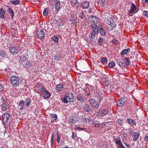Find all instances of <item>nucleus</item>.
Here are the masks:
<instances>
[{
	"label": "nucleus",
	"mask_w": 148,
	"mask_h": 148,
	"mask_svg": "<svg viewBox=\"0 0 148 148\" xmlns=\"http://www.w3.org/2000/svg\"><path fill=\"white\" fill-rule=\"evenodd\" d=\"M36 88L37 89L35 92L37 93L40 94V92H38V91H43L44 90H45V88L41 84H38L36 85Z\"/></svg>",
	"instance_id": "obj_8"
},
{
	"label": "nucleus",
	"mask_w": 148,
	"mask_h": 148,
	"mask_svg": "<svg viewBox=\"0 0 148 148\" xmlns=\"http://www.w3.org/2000/svg\"><path fill=\"white\" fill-rule=\"evenodd\" d=\"M0 56L2 58H4L7 56L6 52L4 50H0Z\"/></svg>",
	"instance_id": "obj_24"
},
{
	"label": "nucleus",
	"mask_w": 148,
	"mask_h": 148,
	"mask_svg": "<svg viewBox=\"0 0 148 148\" xmlns=\"http://www.w3.org/2000/svg\"><path fill=\"white\" fill-rule=\"evenodd\" d=\"M130 13H135L137 12L139 10L138 8H137V7L136 6L134 3H132L131 6L130 7Z\"/></svg>",
	"instance_id": "obj_9"
},
{
	"label": "nucleus",
	"mask_w": 148,
	"mask_h": 148,
	"mask_svg": "<svg viewBox=\"0 0 148 148\" xmlns=\"http://www.w3.org/2000/svg\"><path fill=\"white\" fill-rule=\"evenodd\" d=\"M70 18L69 21H71V24L74 25L77 21V17L75 13L74 12H71L69 14Z\"/></svg>",
	"instance_id": "obj_2"
},
{
	"label": "nucleus",
	"mask_w": 148,
	"mask_h": 148,
	"mask_svg": "<svg viewBox=\"0 0 148 148\" xmlns=\"http://www.w3.org/2000/svg\"><path fill=\"white\" fill-rule=\"evenodd\" d=\"M84 109L85 111H86L90 114L92 113V111L90 110L89 106L87 104H86L85 105Z\"/></svg>",
	"instance_id": "obj_25"
},
{
	"label": "nucleus",
	"mask_w": 148,
	"mask_h": 148,
	"mask_svg": "<svg viewBox=\"0 0 148 148\" xmlns=\"http://www.w3.org/2000/svg\"><path fill=\"white\" fill-rule=\"evenodd\" d=\"M49 8H45L43 12V15L44 16H47L49 14Z\"/></svg>",
	"instance_id": "obj_33"
},
{
	"label": "nucleus",
	"mask_w": 148,
	"mask_h": 148,
	"mask_svg": "<svg viewBox=\"0 0 148 148\" xmlns=\"http://www.w3.org/2000/svg\"><path fill=\"white\" fill-rule=\"evenodd\" d=\"M11 83L14 87H17L19 84L18 78L16 76H11L10 77Z\"/></svg>",
	"instance_id": "obj_1"
},
{
	"label": "nucleus",
	"mask_w": 148,
	"mask_h": 148,
	"mask_svg": "<svg viewBox=\"0 0 148 148\" xmlns=\"http://www.w3.org/2000/svg\"><path fill=\"white\" fill-rule=\"evenodd\" d=\"M5 14V12L4 9L2 8L0 9V17L1 18H4L5 17L4 15Z\"/></svg>",
	"instance_id": "obj_22"
},
{
	"label": "nucleus",
	"mask_w": 148,
	"mask_h": 148,
	"mask_svg": "<svg viewBox=\"0 0 148 148\" xmlns=\"http://www.w3.org/2000/svg\"><path fill=\"white\" fill-rule=\"evenodd\" d=\"M140 134L136 132H134L132 134L131 137L133 139V140L135 141H136L138 138Z\"/></svg>",
	"instance_id": "obj_18"
},
{
	"label": "nucleus",
	"mask_w": 148,
	"mask_h": 148,
	"mask_svg": "<svg viewBox=\"0 0 148 148\" xmlns=\"http://www.w3.org/2000/svg\"><path fill=\"white\" fill-rule=\"evenodd\" d=\"M73 94L70 91H68L66 93V94L65 97H73Z\"/></svg>",
	"instance_id": "obj_45"
},
{
	"label": "nucleus",
	"mask_w": 148,
	"mask_h": 148,
	"mask_svg": "<svg viewBox=\"0 0 148 148\" xmlns=\"http://www.w3.org/2000/svg\"><path fill=\"white\" fill-rule=\"evenodd\" d=\"M105 0H99L98 1V4L101 5V6H103L105 3Z\"/></svg>",
	"instance_id": "obj_48"
},
{
	"label": "nucleus",
	"mask_w": 148,
	"mask_h": 148,
	"mask_svg": "<svg viewBox=\"0 0 148 148\" xmlns=\"http://www.w3.org/2000/svg\"><path fill=\"white\" fill-rule=\"evenodd\" d=\"M54 58L55 60L57 61H59L60 60L59 56L57 54L55 55Z\"/></svg>",
	"instance_id": "obj_54"
},
{
	"label": "nucleus",
	"mask_w": 148,
	"mask_h": 148,
	"mask_svg": "<svg viewBox=\"0 0 148 148\" xmlns=\"http://www.w3.org/2000/svg\"><path fill=\"white\" fill-rule=\"evenodd\" d=\"M58 25L59 26H61V25H63L64 23L61 20H58Z\"/></svg>",
	"instance_id": "obj_53"
},
{
	"label": "nucleus",
	"mask_w": 148,
	"mask_h": 148,
	"mask_svg": "<svg viewBox=\"0 0 148 148\" xmlns=\"http://www.w3.org/2000/svg\"><path fill=\"white\" fill-rule=\"evenodd\" d=\"M108 24H110L112 23H115L113 21L112 18L111 17H109L108 18Z\"/></svg>",
	"instance_id": "obj_46"
},
{
	"label": "nucleus",
	"mask_w": 148,
	"mask_h": 148,
	"mask_svg": "<svg viewBox=\"0 0 148 148\" xmlns=\"http://www.w3.org/2000/svg\"><path fill=\"white\" fill-rule=\"evenodd\" d=\"M145 140H146L147 142H148V134H147L144 138Z\"/></svg>",
	"instance_id": "obj_58"
},
{
	"label": "nucleus",
	"mask_w": 148,
	"mask_h": 148,
	"mask_svg": "<svg viewBox=\"0 0 148 148\" xmlns=\"http://www.w3.org/2000/svg\"><path fill=\"white\" fill-rule=\"evenodd\" d=\"M101 27V26L100 28H99V32L100 34L102 36H104L106 34V33L105 31Z\"/></svg>",
	"instance_id": "obj_34"
},
{
	"label": "nucleus",
	"mask_w": 148,
	"mask_h": 148,
	"mask_svg": "<svg viewBox=\"0 0 148 148\" xmlns=\"http://www.w3.org/2000/svg\"><path fill=\"white\" fill-rule=\"evenodd\" d=\"M145 16L148 17V11H146L144 13Z\"/></svg>",
	"instance_id": "obj_61"
},
{
	"label": "nucleus",
	"mask_w": 148,
	"mask_h": 148,
	"mask_svg": "<svg viewBox=\"0 0 148 148\" xmlns=\"http://www.w3.org/2000/svg\"><path fill=\"white\" fill-rule=\"evenodd\" d=\"M50 115L51 117L53 118H54V119L55 120H56L57 119V114H50Z\"/></svg>",
	"instance_id": "obj_49"
},
{
	"label": "nucleus",
	"mask_w": 148,
	"mask_h": 148,
	"mask_svg": "<svg viewBox=\"0 0 148 148\" xmlns=\"http://www.w3.org/2000/svg\"><path fill=\"white\" fill-rule=\"evenodd\" d=\"M79 120V119L77 116H72L69 119L70 121L72 123H75L77 122Z\"/></svg>",
	"instance_id": "obj_16"
},
{
	"label": "nucleus",
	"mask_w": 148,
	"mask_h": 148,
	"mask_svg": "<svg viewBox=\"0 0 148 148\" xmlns=\"http://www.w3.org/2000/svg\"><path fill=\"white\" fill-rule=\"evenodd\" d=\"M130 49L129 48L123 49V50L121 51V56H122V57H121V58H123V56L127 54L130 52Z\"/></svg>",
	"instance_id": "obj_17"
},
{
	"label": "nucleus",
	"mask_w": 148,
	"mask_h": 148,
	"mask_svg": "<svg viewBox=\"0 0 148 148\" xmlns=\"http://www.w3.org/2000/svg\"><path fill=\"white\" fill-rule=\"evenodd\" d=\"M73 97H64V98L62 99V101L64 103H67L68 102H73Z\"/></svg>",
	"instance_id": "obj_13"
},
{
	"label": "nucleus",
	"mask_w": 148,
	"mask_h": 148,
	"mask_svg": "<svg viewBox=\"0 0 148 148\" xmlns=\"http://www.w3.org/2000/svg\"><path fill=\"white\" fill-rule=\"evenodd\" d=\"M20 60L22 61H25L27 60V58L26 56L24 55H21L20 57Z\"/></svg>",
	"instance_id": "obj_44"
},
{
	"label": "nucleus",
	"mask_w": 148,
	"mask_h": 148,
	"mask_svg": "<svg viewBox=\"0 0 148 148\" xmlns=\"http://www.w3.org/2000/svg\"><path fill=\"white\" fill-rule=\"evenodd\" d=\"M31 102V100L29 98H27L25 99V103H26V106L28 107L29 106V104Z\"/></svg>",
	"instance_id": "obj_37"
},
{
	"label": "nucleus",
	"mask_w": 148,
	"mask_h": 148,
	"mask_svg": "<svg viewBox=\"0 0 148 148\" xmlns=\"http://www.w3.org/2000/svg\"><path fill=\"white\" fill-rule=\"evenodd\" d=\"M19 49L18 47L16 46L11 47L9 49L10 53L14 55L16 54L19 51Z\"/></svg>",
	"instance_id": "obj_5"
},
{
	"label": "nucleus",
	"mask_w": 148,
	"mask_h": 148,
	"mask_svg": "<svg viewBox=\"0 0 148 148\" xmlns=\"http://www.w3.org/2000/svg\"><path fill=\"white\" fill-rule=\"evenodd\" d=\"M9 107V105L6 101L4 100L3 103L1 106V109L3 111H5Z\"/></svg>",
	"instance_id": "obj_15"
},
{
	"label": "nucleus",
	"mask_w": 148,
	"mask_h": 148,
	"mask_svg": "<svg viewBox=\"0 0 148 148\" xmlns=\"http://www.w3.org/2000/svg\"><path fill=\"white\" fill-rule=\"evenodd\" d=\"M45 33L43 31L40 29H38L36 32V36L37 37L40 39H43L44 37Z\"/></svg>",
	"instance_id": "obj_4"
},
{
	"label": "nucleus",
	"mask_w": 148,
	"mask_h": 148,
	"mask_svg": "<svg viewBox=\"0 0 148 148\" xmlns=\"http://www.w3.org/2000/svg\"><path fill=\"white\" fill-rule=\"evenodd\" d=\"M55 8L56 10H58L57 12L59 11V9H60V0L55 2Z\"/></svg>",
	"instance_id": "obj_19"
},
{
	"label": "nucleus",
	"mask_w": 148,
	"mask_h": 148,
	"mask_svg": "<svg viewBox=\"0 0 148 148\" xmlns=\"http://www.w3.org/2000/svg\"><path fill=\"white\" fill-rule=\"evenodd\" d=\"M127 122L130 124L131 125H136V122L135 121L133 120L132 119H127Z\"/></svg>",
	"instance_id": "obj_26"
},
{
	"label": "nucleus",
	"mask_w": 148,
	"mask_h": 148,
	"mask_svg": "<svg viewBox=\"0 0 148 148\" xmlns=\"http://www.w3.org/2000/svg\"><path fill=\"white\" fill-rule=\"evenodd\" d=\"M103 148H107L108 147V146L106 144H103L102 146Z\"/></svg>",
	"instance_id": "obj_64"
},
{
	"label": "nucleus",
	"mask_w": 148,
	"mask_h": 148,
	"mask_svg": "<svg viewBox=\"0 0 148 148\" xmlns=\"http://www.w3.org/2000/svg\"><path fill=\"white\" fill-rule=\"evenodd\" d=\"M89 102L91 106L94 108L97 109L99 106V103L98 102L94 99H90L89 100Z\"/></svg>",
	"instance_id": "obj_3"
},
{
	"label": "nucleus",
	"mask_w": 148,
	"mask_h": 148,
	"mask_svg": "<svg viewBox=\"0 0 148 148\" xmlns=\"http://www.w3.org/2000/svg\"><path fill=\"white\" fill-rule=\"evenodd\" d=\"M23 65L25 68H29L32 66V64L30 62H26L24 63Z\"/></svg>",
	"instance_id": "obj_28"
},
{
	"label": "nucleus",
	"mask_w": 148,
	"mask_h": 148,
	"mask_svg": "<svg viewBox=\"0 0 148 148\" xmlns=\"http://www.w3.org/2000/svg\"><path fill=\"white\" fill-rule=\"evenodd\" d=\"M20 0H17L16 1H11V3L14 5H16L20 4Z\"/></svg>",
	"instance_id": "obj_41"
},
{
	"label": "nucleus",
	"mask_w": 148,
	"mask_h": 148,
	"mask_svg": "<svg viewBox=\"0 0 148 148\" xmlns=\"http://www.w3.org/2000/svg\"><path fill=\"white\" fill-rule=\"evenodd\" d=\"M42 97L44 99H47L49 98L51 96V93L48 90L45 89L43 91V93L41 94Z\"/></svg>",
	"instance_id": "obj_6"
},
{
	"label": "nucleus",
	"mask_w": 148,
	"mask_h": 148,
	"mask_svg": "<svg viewBox=\"0 0 148 148\" xmlns=\"http://www.w3.org/2000/svg\"><path fill=\"white\" fill-rule=\"evenodd\" d=\"M122 84H123V85L121 86V88H122L123 90H125L127 87V85L125 82H124V80L123 81Z\"/></svg>",
	"instance_id": "obj_38"
},
{
	"label": "nucleus",
	"mask_w": 148,
	"mask_h": 148,
	"mask_svg": "<svg viewBox=\"0 0 148 148\" xmlns=\"http://www.w3.org/2000/svg\"><path fill=\"white\" fill-rule=\"evenodd\" d=\"M54 138V133H52V135L51 136V147H53Z\"/></svg>",
	"instance_id": "obj_43"
},
{
	"label": "nucleus",
	"mask_w": 148,
	"mask_h": 148,
	"mask_svg": "<svg viewBox=\"0 0 148 148\" xmlns=\"http://www.w3.org/2000/svg\"><path fill=\"white\" fill-rule=\"evenodd\" d=\"M104 40L103 38L101 37H100L98 41V45L101 46L103 43L104 42Z\"/></svg>",
	"instance_id": "obj_36"
},
{
	"label": "nucleus",
	"mask_w": 148,
	"mask_h": 148,
	"mask_svg": "<svg viewBox=\"0 0 148 148\" xmlns=\"http://www.w3.org/2000/svg\"><path fill=\"white\" fill-rule=\"evenodd\" d=\"M92 125H94V127H98L100 125L99 122L97 120L94 121L92 123Z\"/></svg>",
	"instance_id": "obj_32"
},
{
	"label": "nucleus",
	"mask_w": 148,
	"mask_h": 148,
	"mask_svg": "<svg viewBox=\"0 0 148 148\" xmlns=\"http://www.w3.org/2000/svg\"><path fill=\"white\" fill-rule=\"evenodd\" d=\"M64 87L62 84H58L56 87V89L57 91L60 92L62 91Z\"/></svg>",
	"instance_id": "obj_29"
},
{
	"label": "nucleus",
	"mask_w": 148,
	"mask_h": 148,
	"mask_svg": "<svg viewBox=\"0 0 148 148\" xmlns=\"http://www.w3.org/2000/svg\"><path fill=\"white\" fill-rule=\"evenodd\" d=\"M3 118V122L4 123H6L8 121L9 118L10 117V115L8 113H6L3 114L2 115Z\"/></svg>",
	"instance_id": "obj_10"
},
{
	"label": "nucleus",
	"mask_w": 148,
	"mask_h": 148,
	"mask_svg": "<svg viewBox=\"0 0 148 148\" xmlns=\"http://www.w3.org/2000/svg\"><path fill=\"white\" fill-rule=\"evenodd\" d=\"M98 34H97L94 32H92L89 36V38L91 40H92L95 38L96 36Z\"/></svg>",
	"instance_id": "obj_27"
},
{
	"label": "nucleus",
	"mask_w": 148,
	"mask_h": 148,
	"mask_svg": "<svg viewBox=\"0 0 148 148\" xmlns=\"http://www.w3.org/2000/svg\"><path fill=\"white\" fill-rule=\"evenodd\" d=\"M101 62H102L103 64H105L106 63H107V60L106 59V58H103L101 60Z\"/></svg>",
	"instance_id": "obj_51"
},
{
	"label": "nucleus",
	"mask_w": 148,
	"mask_h": 148,
	"mask_svg": "<svg viewBox=\"0 0 148 148\" xmlns=\"http://www.w3.org/2000/svg\"><path fill=\"white\" fill-rule=\"evenodd\" d=\"M102 81L105 85L108 86L109 84V82L108 80V79L107 78H103L102 79Z\"/></svg>",
	"instance_id": "obj_39"
},
{
	"label": "nucleus",
	"mask_w": 148,
	"mask_h": 148,
	"mask_svg": "<svg viewBox=\"0 0 148 148\" xmlns=\"http://www.w3.org/2000/svg\"><path fill=\"white\" fill-rule=\"evenodd\" d=\"M125 145L128 148H129L130 146V145L127 143V142H124V143Z\"/></svg>",
	"instance_id": "obj_60"
},
{
	"label": "nucleus",
	"mask_w": 148,
	"mask_h": 148,
	"mask_svg": "<svg viewBox=\"0 0 148 148\" xmlns=\"http://www.w3.org/2000/svg\"><path fill=\"white\" fill-rule=\"evenodd\" d=\"M78 16L79 17V20L82 21V20H83L85 17V15L84 12L82 11L80 12L79 14H78Z\"/></svg>",
	"instance_id": "obj_20"
},
{
	"label": "nucleus",
	"mask_w": 148,
	"mask_h": 148,
	"mask_svg": "<svg viewBox=\"0 0 148 148\" xmlns=\"http://www.w3.org/2000/svg\"><path fill=\"white\" fill-rule=\"evenodd\" d=\"M115 143L118 148H120V140L118 139V140L115 141Z\"/></svg>",
	"instance_id": "obj_47"
},
{
	"label": "nucleus",
	"mask_w": 148,
	"mask_h": 148,
	"mask_svg": "<svg viewBox=\"0 0 148 148\" xmlns=\"http://www.w3.org/2000/svg\"><path fill=\"white\" fill-rule=\"evenodd\" d=\"M116 25L115 23L108 24L107 26L108 29L109 31H112L116 28Z\"/></svg>",
	"instance_id": "obj_12"
},
{
	"label": "nucleus",
	"mask_w": 148,
	"mask_h": 148,
	"mask_svg": "<svg viewBox=\"0 0 148 148\" xmlns=\"http://www.w3.org/2000/svg\"><path fill=\"white\" fill-rule=\"evenodd\" d=\"M77 137L76 134L73 131L72 132V135L71 137L73 138H74Z\"/></svg>",
	"instance_id": "obj_55"
},
{
	"label": "nucleus",
	"mask_w": 148,
	"mask_h": 148,
	"mask_svg": "<svg viewBox=\"0 0 148 148\" xmlns=\"http://www.w3.org/2000/svg\"><path fill=\"white\" fill-rule=\"evenodd\" d=\"M127 98L125 97H122L121 98V104H123L127 101Z\"/></svg>",
	"instance_id": "obj_40"
},
{
	"label": "nucleus",
	"mask_w": 148,
	"mask_h": 148,
	"mask_svg": "<svg viewBox=\"0 0 148 148\" xmlns=\"http://www.w3.org/2000/svg\"><path fill=\"white\" fill-rule=\"evenodd\" d=\"M108 112V111L107 110H103L100 111L98 113L100 116H103L106 115Z\"/></svg>",
	"instance_id": "obj_21"
},
{
	"label": "nucleus",
	"mask_w": 148,
	"mask_h": 148,
	"mask_svg": "<svg viewBox=\"0 0 148 148\" xmlns=\"http://www.w3.org/2000/svg\"><path fill=\"white\" fill-rule=\"evenodd\" d=\"M3 90V87L0 84V92H2Z\"/></svg>",
	"instance_id": "obj_62"
},
{
	"label": "nucleus",
	"mask_w": 148,
	"mask_h": 148,
	"mask_svg": "<svg viewBox=\"0 0 148 148\" xmlns=\"http://www.w3.org/2000/svg\"><path fill=\"white\" fill-rule=\"evenodd\" d=\"M24 103L25 101L24 100H21L19 101L18 106L21 107L20 108V110H23Z\"/></svg>",
	"instance_id": "obj_30"
},
{
	"label": "nucleus",
	"mask_w": 148,
	"mask_h": 148,
	"mask_svg": "<svg viewBox=\"0 0 148 148\" xmlns=\"http://www.w3.org/2000/svg\"><path fill=\"white\" fill-rule=\"evenodd\" d=\"M134 133V132L133 131L132 129H129V134L130 135V136H131L132 134H133V133Z\"/></svg>",
	"instance_id": "obj_52"
},
{
	"label": "nucleus",
	"mask_w": 148,
	"mask_h": 148,
	"mask_svg": "<svg viewBox=\"0 0 148 148\" xmlns=\"http://www.w3.org/2000/svg\"><path fill=\"white\" fill-rule=\"evenodd\" d=\"M60 133L59 132H57V137L60 138Z\"/></svg>",
	"instance_id": "obj_63"
},
{
	"label": "nucleus",
	"mask_w": 148,
	"mask_h": 148,
	"mask_svg": "<svg viewBox=\"0 0 148 148\" xmlns=\"http://www.w3.org/2000/svg\"><path fill=\"white\" fill-rule=\"evenodd\" d=\"M89 2H84L82 4V7L83 9H85L87 8L89 6Z\"/></svg>",
	"instance_id": "obj_23"
},
{
	"label": "nucleus",
	"mask_w": 148,
	"mask_h": 148,
	"mask_svg": "<svg viewBox=\"0 0 148 148\" xmlns=\"http://www.w3.org/2000/svg\"><path fill=\"white\" fill-rule=\"evenodd\" d=\"M76 129H79V130H83L84 129H86L85 128H82V127H76V128H75Z\"/></svg>",
	"instance_id": "obj_59"
},
{
	"label": "nucleus",
	"mask_w": 148,
	"mask_h": 148,
	"mask_svg": "<svg viewBox=\"0 0 148 148\" xmlns=\"http://www.w3.org/2000/svg\"><path fill=\"white\" fill-rule=\"evenodd\" d=\"M8 13L10 14L11 17L13 18L14 16V13L13 11L11 8H9L8 10Z\"/></svg>",
	"instance_id": "obj_31"
},
{
	"label": "nucleus",
	"mask_w": 148,
	"mask_h": 148,
	"mask_svg": "<svg viewBox=\"0 0 148 148\" xmlns=\"http://www.w3.org/2000/svg\"><path fill=\"white\" fill-rule=\"evenodd\" d=\"M59 37L58 35L54 36L52 37V39L57 43L58 42L59 40Z\"/></svg>",
	"instance_id": "obj_42"
},
{
	"label": "nucleus",
	"mask_w": 148,
	"mask_h": 148,
	"mask_svg": "<svg viewBox=\"0 0 148 148\" xmlns=\"http://www.w3.org/2000/svg\"><path fill=\"white\" fill-rule=\"evenodd\" d=\"M115 64L113 62H110L108 64V66L110 68H112L114 66Z\"/></svg>",
	"instance_id": "obj_50"
},
{
	"label": "nucleus",
	"mask_w": 148,
	"mask_h": 148,
	"mask_svg": "<svg viewBox=\"0 0 148 148\" xmlns=\"http://www.w3.org/2000/svg\"><path fill=\"white\" fill-rule=\"evenodd\" d=\"M85 121L87 122H90L92 121V120L91 119L86 118L85 119Z\"/></svg>",
	"instance_id": "obj_56"
},
{
	"label": "nucleus",
	"mask_w": 148,
	"mask_h": 148,
	"mask_svg": "<svg viewBox=\"0 0 148 148\" xmlns=\"http://www.w3.org/2000/svg\"><path fill=\"white\" fill-rule=\"evenodd\" d=\"M104 96L103 95H102L101 96H99V99L100 102L103 100Z\"/></svg>",
	"instance_id": "obj_57"
},
{
	"label": "nucleus",
	"mask_w": 148,
	"mask_h": 148,
	"mask_svg": "<svg viewBox=\"0 0 148 148\" xmlns=\"http://www.w3.org/2000/svg\"><path fill=\"white\" fill-rule=\"evenodd\" d=\"M91 27L92 30V32L97 34H98L99 28H100L101 26H99L98 27L96 24L94 23L91 25Z\"/></svg>",
	"instance_id": "obj_7"
},
{
	"label": "nucleus",
	"mask_w": 148,
	"mask_h": 148,
	"mask_svg": "<svg viewBox=\"0 0 148 148\" xmlns=\"http://www.w3.org/2000/svg\"><path fill=\"white\" fill-rule=\"evenodd\" d=\"M76 97L77 99L81 103H82L84 102V99L82 96L79 95Z\"/></svg>",
	"instance_id": "obj_35"
},
{
	"label": "nucleus",
	"mask_w": 148,
	"mask_h": 148,
	"mask_svg": "<svg viewBox=\"0 0 148 148\" xmlns=\"http://www.w3.org/2000/svg\"><path fill=\"white\" fill-rule=\"evenodd\" d=\"M122 59L123 60V61L124 62H121L122 65L124 64V65H126L127 66H129L130 64V61L129 59L128 58H127V57H123V58Z\"/></svg>",
	"instance_id": "obj_11"
},
{
	"label": "nucleus",
	"mask_w": 148,
	"mask_h": 148,
	"mask_svg": "<svg viewBox=\"0 0 148 148\" xmlns=\"http://www.w3.org/2000/svg\"><path fill=\"white\" fill-rule=\"evenodd\" d=\"M71 4L75 8H77L79 6V4L77 2V0H71Z\"/></svg>",
	"instance_id": "obj_14"
}]
</instances>
